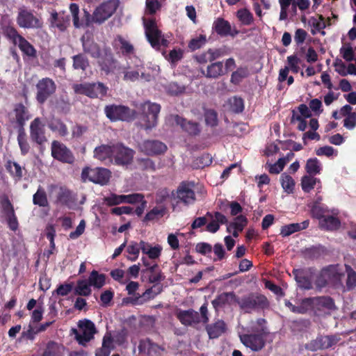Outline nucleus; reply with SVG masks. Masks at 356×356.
Segmentation results:
<instances>
[{
	"instance_id": "1",
	"label": "nucleus",
	"mask_w": 356,
	"mask_h": 356,
	"mask_svg": "<svg viewBox=\"0 0 356 356\" xmlns=\"http://www.w3.org/2000/svg\"><path fill=\"white\" fill-rule=\"evenodd\" d=\"M7 117L9 127L16 130L25 129L26 122L32 117L26 96L24 102L13 104V109L8 113Z\"/></svg>"
},
{
	"instance_id": "2",
	"label": "nucleus",
	"mask_w": 356,
	"mask_h": 356,
	"mask_svg": "<svg viewBox=\"0 0 356 356\" xmlns=\"http://www.w3.org/2000/svg\"><path fill=\"white\" fill-rule=\"evenodd\" d=\"M118 7V0H108L102 3L94 11L92 15L84 10L85 26L88 27L93 22L101 24L108 19L115 12Z\"/></svg>"
},
{
	"instance_id": "3",
	"label": "nucleus",
	"mask_w": 356,
	"mask_h": 356,
	"mask_svg": "<svg viewBox=\"0 0 356 356\" xmlns=\"http://www.w3.org/2000/svg\"><path fill=\"white\" fill-rule=\"evenodd\" d=\"M139 109L144 129L150 130L155 127L157 125L159 113L161 111L160 104L147 101L140 104Z\"/></svg>"
},
{
	"instance_id": "4",
	"label": "nucleus",
	"mask_w": 356,
	"mask_h": 356,
	"mask_svg": "<svg viewBox=\"0 0 356 356\" xmlns=\"http://www.w3.org/2000/svg\"><path fill=\"white\" fill-rule=\"evenodd\" d=\"M106 117L112 122L133 121L137 116V112L124 105L111 104L104 108Z\"/></svg>"
},
{
	"instance_id": "5",
	"label": "nucleus",
	"mask_w": 356,
	"mask_h": 356,
	"mask_svg": "<svg viewBox=\"0 0 356 356\" xmlns=\"http://www.w3.org/2000/svg\"><path fill=\"white\" fill-rule=\"evenodd\" d=\"M76 93L90 98L103 99L107 95L108 88L102 82L76 84L74 87Z\"/></svg>"
},
{
	"instance_id": "6",
	"label": "nucleus",
	"mask_w": 356,
	"mask_h": 356,
	"mask_svg": "<svg viewBox=\"0 0 356 356\" xmlns=\"http://www.w3.org/2000/svg\"><path fill=\"white\" fill-rule=\"evenodd\" d=\"M111 177V172L104 168H91L86 167L81 172V178L86 181L87 180L100 184L102 186L106 185Z\"/></svg>"
},
{
	"instance_id": "7",
	"label": "nucleus",
	"mask_w": 356,
	"mask_h": 356,
	"mask_svg": "<svg viewBox=\"0 0 356 356\" xmlns=\"http://www.w3.org/2000/svg\"><path fill=\"white\" fill-rule=\"evenodd\" d=\"M51 191L58 188V186L51 184L49 186ZM85 197L79 202L77 194L70 191L65 186H60L56 195V202L62 206L67 207L69 209H75L79 204H83Z\"/></svg>"
},
{
	"instance_id": "8",
	"label": "nucleus",
	"mask_w": 356,
	"mask_h": 356,
	"mask_svg": "<svg viewBox=\"0 0 356 356\" xmlns=\"http://www.w3.org/2000/svg\"><path fill=\"white\" fill-rule=\"evenodd\" d=\"M96 60L100 71L105 75L114 73L118 69L119 62L108 47H103V51Z\"/></svg>"
},
{
	"instance_id": "9",
	"label": "nucleus",
	"mask_w": 356,
	"mask_h": 356,
	"mask_svg": "<svg viewBox=\"0 0 356 356\" xmlns=\"http://www.w3.org/2000/svg\"><path fill=\"white\" fill-rule=\"evenodd\" d=\"M321 201V197H318L316 201L308 204L312 216L319 220L323 219L324 222H341L337 216V213L330 212Z\"/></svg>"
},
{
	"instance_id": "10",
	"label": "nucleus",
	"mask_w": 356,
	"mask_h": 356,
	"mask_svg": "<svg viewBox=\"0 0 356 356\" xmlns=\"http://www.w3.org/2000/svg\"><path fill=\"white\" fill-rule=\"evenodd\" d=\"M16 20L18 26L24 29H41L43 26L42 20L25 6L19 8Z\"/></svg>"
},
{
	"instance_id": "11",
	"label": "nucleus",
	"mask_w": 356,
	"mask_h": 356,
	"mask_svg": "<svg viewBox=\"0 0 356 356\" xmlns=\"http://www.w3.org/2000/svg\"><path fill=\"white\" fill-rule=\"evenodd\" d=\"M127 283L126 290L129 295L133 296V298H131V302L133 304H143L145 301L154 298L161 293V289L158 288L157 291H155L154 288H156V286H154L153 287L147 289L140 296L138 293H136V291L139 288V284L137 282L128 281Z\"/></svg>"
},
{
	"instance_id": "12",
	"label": "nucleus",
	"mask_w": 356,
	"mask_h": 356,
	"mask_svg": "<svg viewBox=\"0 0 356 356\" xmlns=\"http://www.w3.org/2000/svg\"><path fill=\"white\" fill-rule=\"evenodd\" d=\"M221 212L234 218V222H248L244 209L236 201L221 200L219 204Z\"/></svg>"
},
{
	"instance_id": "13",
	"label": "nucleus",
	"mask_w": 356,
	"mask_h": 356,
	"mask_svg": "<svg viewBox=\"0 0 356 356\" xmlns=\"http://www.w3.org/2000/svg\"><path fill=\"white\" fill-rule=\"evenodd\" d=\"M37 102L43 104L56 90V85L53 79L45 77L40 79L35 85Z\"/></svg>"
},
{
	"instance_id": "14",
	"label": "nucleus",
	"mask_w": 356,
	"mask_h": 356,
	"mask_svg": "<svg viewBox=\"0 0 356 356\" xmlns=\"http://www.w3.org/2000/svg\"><path fill=\"white\" fill-rule=\"evenodd\" d=\"M79 330L73 329L75 338L79 344L85 346L94 337L96 332L95 324L90 320L79 321Z\"/></svg>"
},
{
	"instance_id": "15",
	"label": "nucleus",
	"mask_w": 356,
	"mask_h": 356,
	"mask_svg": "<svg viewBox=\"0 0 356 356\" xmlns=\"http://www.w3.org/2000/svg\"><path fill=\"white\" fill-rule=\"evenodd\" d=\"M135 151L122 143L113 145V157L114 163L117 165H128L133 161Z\"/></svg>"
},
{
	"instance_id": "16",
	"label": "nucleus",
	"mask_w": 356,
	"mask_h": 356,
	"mask_svg": "<svg viewBox=\"0 0 356 356\" xmlns=\"http://www.w3.org/2000/svg\"><path fill=\"white\" fill-rule=\"evenodd\" d=\"M266 332L261 330L257 332L240 334L241 343L252 351H259L265 346Z\"/></svg>"
},
{
	"instance_id": "17",
	"label": "nucleus",
	"mask_w": 356,
	"mask_h": 356,
	"mask_svg": "<svg viewBox=\"0 0 356 356\" xmlns=\"http://www.w3.org/2000/svg\"><path fill=\"white\" fill-rule=\"evenodd\" d=\"M145 36L153 48L160 47L162 32L159 29L154 18L143 19Z\"/></svg>"
},
{
	"instance_id": "18",
	"label": "nucleus",
	"mask_w": 356,
	"mask_h": 356,
	"mask_svg": "<svg viewBox=\"0 0 356 356\" xmlns=\"http://www.w3.org/2000/svg\"><path fill=\"white\" fill-rule=\"evenodd\" d=\"M51 152L52 157L62 163H72L74 161V156L72 151L60 141H52Z\"/></svg>"
},
{
	"instance_id": "19",
	"label": "nucleus",
	"mask_w": 356,
	"mask_h": 356,
	"mask_svg": "<svg viewBox=\"0 0 356 356\" xmlns=\"http://www.w3.org/2000/svg\"><path fill=\"white\" fill-rule=\"evenodd\" d=\"M30 137L32 142L42 146L47 142L44 124L40 118H35L30 124Z\"/></svg>"
},
{
	"instance_id": "20",
	"label": "nucleus",
	"mask_w": 356,
	"mask_h": 356,
	"mask_svg": "<svg viewBox=\"0 0 356 356\" xmlns=\"http://www.w3.org/2000/svg\"><path fill=\"white\" fill-rule=\"evenodd\" d=\"M339 341L336 336H319L316 339L312 340L305 345V348L311 351L327 349L332 347Z\"/></svg>"
},
{
	"instance_id": "21",
	"label": "nucleus",
	"mask_w": 356,
	"mask_h": 356,
	"mask_svg": "<svg viewBox=\"0 0 356 356\" xmlns=\"http://www.w3.org/2000/svg\"><path fill=\"white\" fill-rule=\"evenodd\" d=\"M140 150L146 155L156 156L164 154L167 146L158 140H146L140 145Z\"/></svg>"
},
{
	"instance_id": "22",
	"label": "nucleus",
	"mask_w": 356,
	"mask_h": 356,
	"mask_svg": "<svg viewBox=\"0 0 356 356\" xmlns=\"http://www.w3.org/2000/svg\"><path fill=\"white\" fill-rule=\"evenodd\" d=\"M212 29L220 37L229 35L234 38L239 33L235 27L232 29L230 23L222 17H218L213 22Z\"/></svg>"
},
{
	"instance_id": "23",
	"label": "nucleus",
	"mask_w": 356,
	"mask_h": 356,
	"mask_svg": "<svg viewBox=\"0 0 356 356\" xmlns=\"http://www.w3.org/2000/svg\"><path fill=\"white\" fill-rule=\"evenodd\" d=\"M142 261L143 265L146 267L145 272L149 273V282L154 284L156 288H154L155 291H157L158 288L161 289L160 286L157 284L164 279V276L161 273L158 265L156 263H149L145 257H142ZM162 289H161V291Z\"/></svg>"
},
{
	"instance_id": "24",
	"label": "nucleus",
	"mask_w": 356,
	"mask_h": 356,
	"mask_svg": "<svg viewBox=\"0 0 356 356\" xmlns=\"http://www.w3.org/2000/svg\"><path fill=\"white\" fill-rule=\"evenodd\" d=\"M175 123L179 125L183 131L191 136H198L201 132L200 125L198 122L188 120L179 115L174 117Z\"/></svg>"
},
{
	"instance_id": "25",
	"label": "nucleus",
	"mask_w": 356,
	"mask_h": 356,
	"mask_svg": "<svg viewBox=\"0 0 356 356\" xmlns=\"http://www.w3.org/2000/svg\"><path fill=\"white\" fill-rule=\"evenodd\" d=\"M177 197L178 202L186 205L193 204L195 202V194L190 183L182 182L180 184L177 191Z\"/></svg>"
},
{
	"instance_id": "26",
	"label": "nucleus",
	"mask_w": 356,
	"mask_h": 356,
	"mask_svg": "<svg viewBox=\"0 0 356 356\" xmlns=\"http://www.w3.org/2000/svg\"><path fill=\"white\" fill-rule=\"evenodd\" d=\"M127 204L131 205L138 204L134 209L135 215L140 217L147 207V202L143 194L134 193L127 195Z\"/></svg>"
},
{
	"instance_id": "27",
	"label": "nucleus",
	"mask_w": 356,
	"mask_h": 356,
	"mask_svg": "<svg viewBox=\"0 0 356 356\" xmlns=\"http://www.w3.org/2000/svg\"><path fill=\"white\" fill-rule=\"evenodd\" d=\"M83 54L89 55L92 58L97 59L103 51L99 44L95 42L92 39H86L84 36L81 38Z\"/></svg>"
},
{
	"instance_id": "28",
	"label": "nucleus",
	"mask_w": 356,
	"mask_h": 356,
	"mask_svg": "<svg viewBox=\"0 0 356 356\" xmlns=\"http://www.w3.org/2000/svg\"><path fill=\"white\" fill-rule=\"evenodd\" d=\"M0 204L2 208V213L6 218V222H17L13 206L7 195L3 194L0 196Z\"/></svg>"
},
{
	"instance_id": "29",
	"label": "nucleus",
	"mask_w": 356,
	"mask_h": 356,
	"mask_svg": "<svg viewBox=\"0 0 356 356\" xmlns=\"http://www.w3.org/2000/svg\"><path fill=\"white\" fill-rule=\"evenodd\" d=\"M266 300L264 296L250 295L243 298L239 302V305L246 312H250L251 310L264 305Z\"/></svg>"
},
{
	"instance_id": "30",
	"label": "nucleus",
	"mask_w": 356,
	"mask_h": 356,
	"mask_svg": "<svg viewBox=\"0 0 356 356\" xmlns=\"http://www.w3.org/2000/svg\"><path fill=\"white\" fill-rule=\"evenodd\" d=\"M177 316L180 322L186 326L194 325L200 322V314L194 310H180Z\"/></svg>"
},
{
	"instance_id": "31",
	"label": "nucleus",
	"mask_w": 356,
	"mask_h": 356,
	"mask_svg": "<svg viewBox=\"0 0 356 356\" xmlns=\"http://www.w3.org/2000/svg\"><path fill=\"white\" fill-rule=\"evenodd\" d=\"M334 309V303L332 298L325 296L314 298V312L330 311Z\"/></svg>"
},
{
	"instance_id": "32",
	"label": "nucleus",
	"mask_w": 356,
	"mask_h": 356,
	"mask_svg": "<svg viewBox=\"0 0 356 356\" xmlns=\"http://www.w3.org/2000/svg\"><path fill=\"white\" fill-rule=\"evenodd\" d=\"M47 126L52 132L57 133L61 137H65L69 134L67 125L60 118H52L48 121Z\"/></svg>"
},
{
	"instance_id": "33",
	"label": "nucleus",
	"mask_w": 356,
	"mask_h": 356,
	"mask_svg": "<svg viewBox=\"0 0 356 356\" xmlns=\"http://www.w3.org/2000/svg\"><path fill=\"white\" fill-rule=\"evenodd\" d=\"M323 275L326 276L330 282L335 283L341 281L343 273L339 265H331L323 269Z\"/></svg>"
},
{
	"instance_id": "34",
	"label": "nucleus",
	"mask_w": 356,
	"mask_h": 356,
	"mask_svg": "<svg viewBox=\"0 0 356 356\" xmlns=\"http://www.w3.org/2000/svg\"><path fill=\"white\" fill-rule=\"evenodd\" d=\"M113 145H102L95 148L94 157L101 161L111 160L113 156Z\"/></svg>"
},
{
	"instance_id": "35",
	"label": "nucleus",
	"mask_w": 356,
	"mask_h": 356,
	"mask_svg": "<svg viewBox=\"0 0 356 356\" xmlns=\"http://www.w3.org/2000/svg\"><path fill=\"white\" fill-rule=\"evenodd\" d=\"M66 349L62 344L50 341L41 356H65Z\"/></svg>"
},
{
	"instance_id": "36",
	"label": "nucleus",
	"mask_w": 356,
	"mask_h": 356,
	"mask_svg": "<svg viewBox=\"0 0 356 356\" xmlns=\"http://www.w3.org/2000/svg\"><path fill=\"white\" fill-rule=\"evenodd\" d=\"M202 74L207 78L216 79L224 74L222 62L218 61L209 65L207 72L202 71Z\"/></svg>"
},
{
	"instance_id": "37",
	"label": "nucleus",
	"mask_w": 356,
	"mask_h": 356,
	"mask_svg": "<svg viewBox=\"0 0 356 356\" xmlns=\"http://www.w3.org/2000/svg\"><path fill=\"white\" fill-rule=\"evenodd\" d=\"M119 43V49L122 55L124 57H131L135 54V48L134 45L122 35H118L115 40Z\"/></svg>"
},
{
	"instance_id": "38",
	"label": "nucleus",
	"mask_w": 356,
	"mask_h": 356,
	"mask_svg": "<svg viewBox=\"0 0 356 356\" xmlns=\"http://www.w3.org/2000/svg\"><path fill=\"white\" fill-rule=\"evenodd\" d=\"M72 67L76 70L85 72L90 67V60L83 53H79L72 57Z\"/></svg>"
},
{
	"instance_id": "39",
	"label": "nucleus",
	"mask_w": 356,
	"mask_h": 356,
	"mask_svg": "<svg viewBox=\"0 0 356 356\" xmlns=\"http://www.w3.org/2000/svg\"><path fill=\"white\" fill-rule=\"evenodd\" d=\"M51 22L52 26H56L60 31H63L69 25L70 17L68 15H61L58 14L56 12H54L51 13Z\"/></svg>"
},
{
	"instance_id": "40",
	"label": "nucleus",
	"mask_w": 356,
	"mask_h": 356,
	"mask_svg": "<svg viewBox=\"0 0 356 356\" xmlns=\"http://www.w3.org/2000/svg\"><path fill=\"white\" fill-rule=\"evenodd\" d=\"M17 140L19 145L20 152L22 156H26L31 149L30 144L27 139V136L25 129L17 130Z\"/></svg>"
},
{
	"instance_id": "41",
	"label": "nucleus",
	"mask_w": 356,
	"mask_h": 356,
	"mask_svg": "<svg viewBox=\"0 0 356 356\" xmlns=\"http://www.w3.org/2000/svg\"><path fill=\"white\" fill-rule=\"evenodd\" d=\"M316 184L321 185V181L313 175H305L302 177L301 186L305 193H309ZM321 187V186H319V188Z\"/></svg>"
},
{
	"instance_id": "42",
	"label": "nucleus",
	"mask_w": 356,
	"mask_h": 356,
	"mask_svg": "<svg viewBox=\"0 0 356 356\" xmlns=\"http://www.w3.org/2000/svg\"><path fill=\"white\" fill-rule=\"evenodd\" d=\"M141 251L148 256L149 259H155L159 257L161 248L159 245L152 247L149 244L141 241Z\"/></svg>"
},
{
	"instance_id": "43",
	"label": "nucleus",
	"mask_w": 356,
	"mask_h": 356,
	"mask_svg": "<svg viewBox=\"0 0 356 356\" xmlns=\"http://www.w3.org/2000/svg\"><path fill=\"white\" fill-rule=\"evenodd\" d=\"M2 33L3 35L15 45H17L21 40V38L23 37L19 34L17 30L15 27L11 26H3L2 28Z\"/></svg>"
},
{
	"instance_id": "44",
	"label": "nucleus",
	"mask_w": 356,
	"mask_h": 356,
	"mask_svg": "<svg viewBox=\"0 0 356 356\" xmlns=\"http://www.w3.org/2000/svg\"><path fill=\"white\" fill-rule=\"evenodd\" d=\"M21 50V51L32 58H35L37 56V51L35 47L24 37L21 38V40L17 44Z\"/></svg>"
},
{
	"instance_id": "45",
	"label": "nucleus",
	"mask_w": 356,
	"mask_h": 356,
	"mask_svg": "<svg viewBox=\"0 0 356 356\" xmlns=\"http://www.w3.org/2000/svg\"><path fill=\"white\" fill-rule=\"evenodd\" d=\"M33 203L40 207L49 205L46 191L41 186H39L36 193L33 195Z\"/></svg>"
},
{
	"instance_id": "46",
	"label": "nucleus",
	"mask_w": 356,
	"mask_h": 356,
	"mask_svg": "<svg viewBox=\"0 0 356 356\" xmlns=\"http://www.w3.org/2000/svg\"><path fill=\"white\" fill-rule=\"evenodd\" d=\"M321 170V164L317 158H311L307 161L305 170L309 175L320 174Z\"/></svg>"
},
{
	"instance_id": "47",
	"label": "nucleus",
	"mask_w": 356,
	"mask_h": 356,
	"mask_svg": "<svg viewBox=\"0 0 356 356\" xmlns=\"http://www.w3.org/2000/svg\"><path fill=\"white\" fill-rule=\"evenodd\" d=\"M166 213V209L163 207H155L151 209L145 216L144 221L159 220Z\"/></svg>"
},
{
	"instance_id": "48",
	"label": "nucleus",
	"mask_w": 356,
	"mask_h": 356,
	"mask_svg": "<svg viewBox=\"0 0 356 356\" xmlns=\"http://www.w3.org/2000/svg\"><path fill=\"white\" fill-rule=\"evenodd\" d=\"M225 330V324L222 321H218L212 325L207 327V332L211 339L218 338Z\"/></svg>"
},
{
	"instance_id": "49",
	"label": "nucleus",
	"mask_w": 356,
	"mask_h": 356,
	"mask_svg": "<svg viewBox=\"0 0 356 356\" xmlns=\"http://www.w3.org/2000/svg\"><path fill=\"white\" fill-rule=\"evenodd\" d=\"M104 202L110 207L127 204V195L111 193L110 195L104 197Z\"/></svg>"
},
{
	"instance_id": "50",
	"label": "nucleus",
	"mask_w": 356,
	"mask_h": 356,
	"mask_svg": "<svg viewBox=\"0 0 356 356\" xmlns=\"http://www.w3.org/2000/svg\"><path fill=\"white\" fill-rule=\"evenodd\" d=\"M236 17L242 24L250 25L254 20L253 15L247 8H241L236 13Z\"/></svg>"
},
{
	"instance_id": "51",
	"label": "nucleus",
	"mask_w": 356,
	"mask_h": 356,
	"mask_svg": "<svg viewBox=\"0 0 356 356\" xmlns=\"http://www.w3.org/2000/svg\"><path fill=\"white\" fill-rule=\"evenodd\" d=\"M207 42L205 35H200L198 37L192 38L188 44V48L191 51H195L203 47Z\"/></svg>"
},
{
	"instance_id": "52",
	"label": "nucleus",
	"mask_w": 356,
	"mask_h": 356,
	"mask_svg": "<svg viewBox=\"0 0 356 356\" xmlns=\"http://www.w3.org/2000/svg\"><path fill=\"white\" fill-rule=\"evenodd\" d=\"M249 70L247 67H240L233 72L231 76V82L234 84H238L243 79L248 77Z\"/></svg>"
},
{
	"instance_id": "53",
	"label": "nucleus",
	"mask_w": 356,
	"mask_h": 356,
	"mask_svg": "<svg viewBox=\"0 0 356 356\" xmlns=\"http://www.w3.org/2000/svg\"><path fill=\"white\" fill-rule=\"evenodd\" d=\"M88 282L91 286L100 289L105 284V275L103 274H99L97 271L93 270L90 273Z\"/></svg>"
},
{
	"instance_id": "54",
	"label": "nucleus",
	"mask_w": 356,
	"mask_h": 356,
	"mask_svg": "<svg viewBox=\"0 0 356 356\" xmlns=\"http://www.w3.org/2000/svg\"><path fill=\"white\" fill-rule=\"evenodd\" d=\"M280 181L283 189L288 193L293 192L295 181L291 176L286 173L282 174Z\"/></svg>"
},
{
	"instance_id": "55",
	"label": "nucleus",
	"mask_w": 356,
	"mask_h": 356,
	"mask_svg": "<svg viewBox=\"0 0 356 356\" xmlns=\"http://www.w3.org/2000/svg\"><path fill=\"white\" fill-rule=\"evenodd\" d=\"M295 277L300 288L307 290L312 288L311 279L304 275L302 272H296Z\"/></svg>"
},
{
	"instance_id": "56",
	"label": "nucleus",
	"mask_w": 356,
	"mask_h": 356,
	"mask_svg": "<svg viewBox=\"0 0 356 356\" xmlns=\"http://www.w3.org/2000/svg\"><path fill=\"white\" fill-rule=\"evenodd\" d=\"M307 227L306 224H288L281 229V234L283 236H288L298 231L305 229Z\"/></svg>"
},
{
	"instance_id": "57",
	"label": "nucleus",
	"mask_w": 356,
	"mask_h": 356,
	"mask_svg": "<svg viewBox=\"0 0 356 356\" xmlns=\"http://www.w3.org/2000/svg\"><path fill=\"white\" fill-rule=\"evenodd\" d=\"M90 284L86 280H79L74 289V293L79 296H88L91 293Z\"/></svg>"
},
{
	"instance_id": "58",
	"label": "nucleus",
	"mask_w": 356,
	"mask_h": 356,
	"mask_svg": "<svg viewBox=\"0 0 356 356\" xmlns=\"http://www.w3.org/2000/svg\"><path fill=\"white\" fill-rule=\"evenodd\" d=\"M6 167L10 174L17 180H20L23 177L22 168L17 163L9 161Z\"/></svg>"
},
{
	"instance_id": "59",
	"label": "nucleus",
	"mask_w": 356,
	"mask_h": 356,
	"mask_svg": "<svg viewBox=\"0 0 356 356\" xmlns=\"http://www.w3.org/2000/svg\"><path fill=\"white\" fill-rule=\"evenodd\" d=\"M70 10L73 18V24L76 28H80L81 26H85V17L82 19L81 22L79 21V7L75 3H72L70 6Z\"/></svg>"
},
{
	"instance_id": "60",
	"label": "nucleus",
	"mask_w": 356,
	"mask_h": 356,
	"mask_svg": "<svg viewBox=\"0 0 356 356\" xmlns=\"http://www.w3.org/2000/svg\"><path fill=\"white\" fill-rule=\"evenodd\" d=\"M314 298H307L302 300L298 305V314H305L308 311H314Z\"/></svg>"
},
{
	"instance_id": "61",
	"label": "nucleus",
	"mask_w": 356,
	"mask_h": 356,
	"mask_svg": "<svg viewBox=\"0 0 356 356\" xmlns=\"http://www.w3.org/2000/svg\"><path fill=\"white\" fill-rule=\"evenodd\" d=\"M127 250L129 254L127 259L131 261H135L138 257L140 250H141V241L139 243L131 242L127 247Z\"/></svg>"
},
{
	"instance_id": "62",
	"label": "nucleus",
	"mask_w": 356,
	"mask_h": 356,
	"mask_svg": "<svg viewBox=\"0 0 356 356\" xmlns=\"http://www.w3.org/2000/svg\"><path fill=\"white\" fill-rule=\"evenodd\" d=\"M205 122L207 125L212 127H216L218 123V113L213 109H207L204 111Z\"/></svg>"
},
{
	"instance_id": "63",
	"label": "nucleus",
	"mask_w": 356,
	"mask_h": 356,
	"mask_svg": "<svg viewBox=\"0 0 356 356\" xmlns=\"http://www.w3.org/2000/svg\"><path fill=\"white\" fill-rule=\"evenodd\" d=\"M347 273L346 287L348 290H352L356 286V272L348 265H346Z\"/></svg>"
},
{
	"instance_id": "64",
	"label": "nucleus",
	"mask_w": 356,
	"mask_h": 356,
	"mask_svg": "<svg viewBox=\"0 0 356 356\" xmlns=\"http://www.w3.org/2000/svg\"><path fill=\"white\" fill-rule=\"evenodd\" d=\"M287 67H289V70H291L293 73L297 74L299 72L300 67L298 65L300 63V59L298 57L296 54L289 56L287 57Z\"/></svg>"
}]
</instances>
